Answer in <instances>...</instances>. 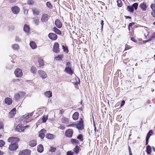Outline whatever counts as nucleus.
I'll return each mask as SVG.
<instances>
[{
  "label": "nucleus",
  "instance_id": "4be33fe9",
  "mask_svg": "<svg viewBox=\"0 0 155 155\" xmlns=\"http://www.w3.org/2000/svg\"><path fill=\"white\" fill-rule=\"evenodd\" d=\"M61 121L62 123L65 124H68L69 122V119L68 118L65 117H63L61 119Z\"/></svg>",
  "mask_w": 155,
  "mask_h": 155
},
{
  "label": "nucleus",
  "instance_id": "f704fd0d",
  "mask_svg": "<svg viewBox=\"0 0 155 155\" xmlns=\"http://www.w3.org/2000/svg\"><path fill=\"white\" fill-rule=\"evenodd\" d=\"M31 71L32 73L34 74H35L37 70L35 67L34 66H32L31 68Z\"/></svg>",
  "mask_w": 155,
  "mask_h": 155
},
{
  "label": "nucleus",
  "instance_id": "bb28decb",
  "mask_svg": "<svg viewBox=\"0 0 155 155\" xmlns=\"http://www.w3.org/2000/svg\"><path fill=\"white\" fill-rule=\"evenodd\" d=\"M30 45L32 49H35L37 47V45L33 41H31L30 42Z\"/></svg>",
  "mask_w": 155,
  "mask_h": 155
},
{
  "label": "nucleus",
  "instance_id": "c9c22d12",
  "mask_svg": "<svg viewBox=\"0 0 155 155\" xmlns=\"http://www.w3.org/2000/svg\"><path fill=\"white\" fill-rule=\"evenodd\" d=\"M77 138L81 141H83L84 140L82 135L81 134H79L77 137Z\"/></svg>",
  "mask_w": 155,
  "mask_h": 155
},
{
  "label": "nucleus",
  "instance_id": "f8f14e48",
  "mask_svg": "<svg viewBox=\"0 0 155 155\" xmlns=\"http://www.w3.org/2000/svg\"><path fill=\"white\" fill-rule=\"evenodd\" d=\"M30 151L27 150H21L19 153L18 155H29Z\"/></svg>",
  "mask_w": 155,
  "mask_h": 155
},
{
  "label": "nucleus",
  "instance_id": "0e129e2a",
  "mask_svg": "<svg viewBox=\"0 0 155 155\" xmlns=\"http://www.w3.org/2000/svg\"><path fill=\"white\" fill-rule=\"evenodd\" d=\"M125 103V101H122L121 102V104L120 105V107L122 106H123Z\"/></svg>",
  "mask_w": 155,
  "mask_h": 155
},
{
  "label": "nucleus",
  "instance_id": "a878e982",
  "mask_svg": "<svg viewBox=\"0 0 155 155\" xmlns=\"http://www.w3.org/2000/svg\"><path fill=\"white\" fill-rule=\"evenodd\" d=\"M53 30L55 33L58 35H61V31L55 27H54L53 28Z\"/></svg>",
  "mask_w": 155,
  "mask_h": 155
},
{
  "label": "nucleus",
  "instance_id": "1a4fd4ad",
  "mask_svg": "<svg viewBox=\"0 0 155 155\" xmlns=\"http://www.w3.org/2000/svg\"><path fill=\"white\" fill-rule=\"evenodd\" d=\"M21 119L22 120L25 121L27 122H28L31 120L32 119L29 118V117L27 115H25L21 117Z\"/></svg>",
  "mask_w": 155,
  "mask_h": 155
},
{
  "label": "nucleus",
  "instance_id": "7c9ffc66",
  "mask_svg": "<svg viewBox=\"0 0 155 155\" xmlns=\"http://www.w3.org/2000/svg\"><path fill=\"white\" fill-rule=\"evenodd\" d=\"M80 147L78 146H76L73 149V151L76 153H78L80 150Z\"/></svg>",
  "mask_w": 155,
  "mask_h": 155
},
{
  "label": "nucleus",
  "instance_id": "c85d7f7f",
  "mask_svg": "<svg viewBox=\"0 0 155 155\" xmlns=\"http://www.w3.org/2000/svg\"><path fill=\"white\" fill-rule=\"evenodd\" d=\"M30 28L29 26L26 24H25L24 27V30L26 32H28L29 31Z\"/></svg>",
  "mask_w": 155,
  "mask_h": 155
},
{
  "label": "nucleus",
  "instance_id": "f3484780",
  "mask_svg": "<svg viewBox=\"0 0 155 155\" xmlns=\"http://www.w3.org/2000/svg\"><path fill=\"white\" fill-rule=\"evenodd\" d=\"M45 130L43 129L41 130L40 132L39 137L41 139H43L45 136Z\"/></svg>",
  "mask_w": 155,
  "mask_h": 155
},
{
  "label": "nucleus",
  "instance_id": "a18cd8bd",
  "mask_svg": "<svg viewBox=\"0 0 155 155\" xmlns=\"http://www.w3.org/2000/svg\"><path fill=\"white\" fill-rule=\"evenodd\" d=\"M27 3L29 5H33L34 4V0H28Z\"/></svg>",
  "mask_w": 155,
  "mask_h": 155
},
{
  "label": "nucleus",
  "instance_id": "473e14b6",
  "mask_svg": "<svg viewBox=\"0 0 155 155\" xmlns=\"http://www.w3.org/2000/svg\"><path fill=\"white\" fill-rule=\"evenodd\" d=\"M146 150L148 154H150L151 152V147L150 145H148L146 147Z\"/></svg>",
  "mask_w": 155,
  "mask_h": 155
},
{
  "label": "nucleus",
  "instance_id": "6e6552de",
  "mask_svg": "<svg viewBox=\"0 0 155 155\" xmlns=\"http://www.w3.org/2000/svg\"><path fill=\"white\" fill-rule=\"evenodd\" d=\"M48 37L51 39L55 40L58 38V36L55 33H50L48 35Z\"/></svg>",
  "mask_w": 155,
  "mask_h": 155
},
{
  "label": "nucleus",
  "instance_id": "9b49d317",
  "mask_svg": "<svg viewBox=\"0 0 155 155\" xmlns=\"http://www.w3.org/2000/svg\"><path fill=\"white\" fill-rule=\"evenodd\" d=\"M15 130L17 132H22L24 130V127H23L21 124H19L16 127Z\"/></svg>",
  "mask_w": 155,
  "mask_h": 155
},
{
  "label": "nucleus",
  "instance_id": "e433bc0d",
  "mask_svg": "<svg viewBox=\"0 0 155 155\" xmlns=\"http://www.w3.org/2000/svg\"><path fill=\"white\" fill-rule=\"evenodd\" d=\"M63 56L62 55H59L55 58V59L57 61L61 60Z\"/></svg>",
  "mask_w": 155,
  "mask_h": 155
},
{
  "label": "nucleus",
  "instance_id": "f257e3e1",
  "mask_svg": "<svg viewBox=\"0 0 155 155\" xmlns=\"http://www.w3.org/2000/svg\"><path fill=\"white\" fill-rule=\"evenodd\" d=\"M18 148V145L15 143H12L10 145L9 148L11 151H15Z\"/></svg>",
  "mask_w": 155,
  "mask_h": 155
},
{
  "label": "nucleus",
  "instance_id": "ea45409f",
  "mask_svg": "<svg viewBox=\"0 0 155 155\" xmlns=\"http://www.w3.org/2000/svg\"><path fill=\"white\" fill-rule=\"evenodd\" d=\"M12 48L15 50H17L18 49L19 46L18 45L15 44L12 45Z\"/></svg>",
  "mask_w": 155,
  "mask_h": 155
},
{
  "label": "nucleus",
  "instance_id": "8fccbe9b",
  "mask_svg": "<svg viewBox=\"0 0 155 155\" xmlns=\"http://www.w3.org/2000/svg\"><path fill=\"white\" fill-rule=\"evenodd\" d=\"M150 7L153 11H155V4H152L151 5Z\"/></svg>",
  "mask_w": 155,
  "mask_h": 155
},
{
  "label": "nucleus",
  "instance_id": "e2e57ef3",
  "mask_svg": "<svg viewBox=\"0 0 155 155\" xmlns=\"http://www.w3.org/2000/svg\"><path fill=\"white\" fill-rule=\"evenodd\" d=\"M151 15L153 17H155V11H153V12L151 13Z\"/></svg>",
  "mask_w": 155,
  "mask_h": 155
},
{
  "label": "nucleus",
  "instance_id": "423d86ee",
  "mask_svg": "<svg viewBox=\"0 0 155 155\" xmlns=\"http://www.w3.org/2000/svg\"><path fill=\"white\" fill-rule=\"evenodd\" d=\"M73 130L69 129L67 130L65 132V136L68 137H71L73 135Z\"/></svg>",
  "mask_w": 155,
  "mask_h": 155
},
{
  "label": "nucleus",
  "instance_id": "6ab92c4d",
  "mask_svg": "<svg viewBox=\"0 0 155 155\" xmlns=\"http://www.w3.org/2000/svg\"><path fill=\"white\" fill-rule=\"evenodd\" d=\"M44 94L45 96L48 98H50L52 96V92L50 91H46Z\"/></svg>",
  "mask_w": 155,
  "mask_h": 155
},
{
  "label": "nucleus",
  "instance_id": "aec40b11",
  "mask_svg": "<svg viewBox=\"0 0 155 155\" xmlns=\"http://www.w3.org/2000/svg\"><path fill=\"white\" fill-rule=\"evenodd\" d=\"M38 61L39 67H42L44 65V63L43 62V60L41 58H38Z\"/></svg>",
  "mask_w": 155,
  "mask_h": 155
},
{
  "label": "nucleus",
  "instance_id": "0eeeda50",
  "mask_svg": "<svg viewBox=\"0 0 155 155\" xmlns=\"http://www.w3.org/2000/svg\"><path fill=\"white\" fill-rule=\"evenodd\" d=\"M39 76L43 78H45L47 77V75L45 71L42 70H40L38 71Z\"/></svg>",
  "mask_w": 155,
  "mask_h": 155
},
{
  "label": "nucleus",
  "instance_id": "774afa93",
  "mask_svg": "<svg viewBox=\"0 0 155 155\" xmlns=\"http://www.w3.org/2000/svg\"><path fill=\"white\" fill-rule=\"evenodd\" d=\"M59 129H62V130H64V129L65 127H64L63 126H60L59 127Z\"/></svg>",
  "mask_w": 155,
  "mask_h": 155
},
{
  "label": "nucleus",
  "instance_id": "3c124183",
  "mask_svg": "<svg viewBox=\"0 0 155 155\" xmlns=\"http://www.w3.org/2000/svg\"><path fill=\"white\" fill-rule=\"evenodd\" d=\"M5 144V142L3 140H0V147H2Z\"/></svg>",
  "mask_w": 155,
  "mask_h": 155
},
{
  "label": "nucleus",
  "instance_id": "4468645a",
  "mask_svg": "<svg viewBox=\"0 0 155 155\" xmlns=\"http://www.w3.org/2000/svg\"><path fill=\"white\" fill-rule=\"evenodd\" d=\"M139 7L143 11H145L147 9V6L146 4L145 3H143L141 4L139 6Z\"/></svg>",
  "mask_w": 155,
  "mask_h": 155
},
{
  "label": "nucleus",
  "instance_id": "c03bdc74",
  "mask_svg": "<svg viewBox=\"0 0 155 155\" xmlns=\"http://www.w3.org/2000/svg\"><path fill=\"white\" fill-rule=\"evenodd\" d=\"M13 140L14 141V143H16V142L19 141V139L16 137H13Z\"/></svg>",
  "mask_w": 155,
  "mask_h": 155
},
{
  "label": "nucleus",
  "instance_id": "58836bf2",
  "mask_svg": "<svg viewBox=\"0 0 155 155\" xmlns=\"http://www.w3.org/2000/svg\"><path fill=\"white\" fill-rule=\"evenodd\" d=\"M33 21L36 25H38L39 24V19L38 18H33Z\"/></svg>",
  "mask_w": 155,
  "mask_h": 155
},
{
  "label": "nucleus",
  "instance_id": "c756f323",
  "mask_svg": "<svg viewBox=\"0 0 155 155\" xmlns=\"http://www.w3.org/2000/svg\"><path fill=\"white\" fill-rule=\"evenodd\" d=\"M20 97V95L19 93H16L14 96V100L16 101H18L19 100Z\"/></svg>",
  "mask_w": 155,
  "mask_h": 155
},
{
  "label": "nucleus",
  "instance_id": "393cba45",
  "mask_svg": "<svg viewBox=\"0 0 155 155\" xmlns=\"http://www.w3.org/2000/svg\"><path fill=\"white\" fill-rule=\"evenodd\" d=\"M36 140H31L29 142V145L31 147H35L36 145Z\"/></svg>",
  "mask_w": 155,
  "mask_h": 155
},
{
  "label": "nucleus",
  "instance_id": "5fc2aeb1",
  "mask_svg": "<svg viewBox=\"0 0 155 155\" xmlns=\"http://www.w3.org/2000/svg\"><path fill=\"white\" fill-rule=\"evenodd\" d=\"M76 124H69L67 126V127H76Z\"/></svg>",
  "mask_w": 155,
  "mask_h": 155
},
{
  "label": "nucleus",
  "instance_id": "a211bd4d",
  "mask_svg": "<svg viewBox=\"0 0 155 155\" xmlns=\"http://www.w3.org/2000/svg\"><path fill=\"white\" fill-rule=\"evenodd\" d=\"M5 101L6 104L8 105H11L12 104V99L8 97H7L5 99Z\"/></svg>",
  "mask_w": 155,
  "mask_h": 155
},
{
  "label": "nucleus",
  "instance_id": "338daca9",
  "mask_svg": "<svg viewBox=\"0 0 155 155\" xmlns=\"http://www.w3.org/2000/svg\"><path fill=\"white\" fill-rule=\"evenodd\" d=\"M151 38H155V33H154L151 36Z\"/></svg>",
  "mask_w": 155,
  "mask_h": 155
},
{
  "label": "nucleus",
  "instance_id": "20e7f679",
  "mask_svg": "<svg viewBox=\"0 0 155 155\" xmlns=\"http://www.w3.org/2000/svg\"><path fill=\"white\" fill-rule=\"evenodd\" d=\"M11 10L13 14H18L20 12V9L17 6H15L11 8Z\"/></svg>",
  "mask_w": 155,
  "mask_h": 155
},
{
  "label": "nucleus",
  "instance_id": "4d7b16f0",
  "mask_svg": "<svg viewBox=\"0 0 155 155\" xmlns=\"http://www.w3.org/2000/svg\"><path fill=\"white\" fill-rule=\"evenodd\" d=\"M8 3H12L15 2L16 0H7Z\"/></svg>",
  "mask_w": 155,
  "mask_h": 155
},
{
  "label": "nucleus",
  "instance_id": "de8ad7c7",
  "mask_svg": "<svg viewBox=\"0 0 155 155\" xmlns=\"http://www.w3.org/2000/svg\"><path fill=\"white\" fill-rule=\"evenodd\" d=\"M48 119V117L47 116L44 115L43 116L42 120H43V122H45Z\"/></svg>",
  "mask_w": 155,
  "mask_h": 155
},
{
  "label": "nucleus",
  "instance_id": "79ce46f5",
  "mask_svg": "<svg viewBox=\"0 0 155 155\" xmlns=\"http://www.w3.org/2000/svg\"><path fill=\"white\" fill-rule=\"evenodd\" d=\"M117 6L119 7H121L122 6V3L121 0H117Z\"/></svg>",
  "mask_w": 155,
  "mask_h": 155
},
{
  "label": "nucleus",
  "instance_id": "13d9d810",
  "mask_svg": "<svg viewBox=\"0 0 155 155\" xmlns=\"http://www.w3.org/2000/svg\"><path fill=\"white\" fill-rule=\"evenodd\" d=\"M73 152L71 151H69L67 152V155H73Z\"/></svg>",
  "mask_w": 155,
  "mask_h": 155
},
{
  "label": "nucleus",
  "instance_id": "a19ab883",
  "mask_svg": "<svg viewBox=\"0 0 155 155\" xmlns=\"http://www.w3.org/2000/svg\"><path fill=\"white\" fill-rule=\"evenodd\" d=\"M132 6L133 7V8H134L135 10H137L138 6V4L137 3H135L133 4Z\"/></svg>",
  "mask_w": 155,
  "mask_h": 155
},
{
  "label": "nucleus",
  "instance_id": "052dcab7",
  "mask_svg": "<svg viewBox=\"0 0 155 155\" xmlns=\"http://www.w3.org/2000/svg\"><path fill=\"white\" fill-rule=\"evenodd\" d=\"M104 21H103V20H101V30H103V25H104Z\"/></svg>",
  "mask_w": 155,
  "mask_h": 155
},
{
  "label": "nucleus",
  "instance_id": "2f4dec72",
  "mask_svg": "<svg viewBox=\"0 0 155 155\" xmlns=\"http://www.w3.org/2000/svg\"><path fill=\"white\" fill-rule=\"evenodd\" d=\"M127 10L131 13H133L134 12V8L132 6L128 5L127 7Z\"/></svg>",
  "mask_w": 155,
  "mask_h": 155
},
{
  "label": "nucleus",
  "instance_id": "6e6d98bb",
  "mask_svg": "<svg viewBox=\"0 0 155 155\" xmlns=\"http://www.w3.org/2000/svg\"><path fill=\"white\" fill-rule=\"evenodd\" d=\"M15 41H21V39L18 36H16L15 38Z\"/></svg>",
  "mask_w": 155,
  "mask_h": 155
},
{
  "label": "nucleus",
  "instance_id": "680f3d73",
  "mask_svg": "<svg viewBox=\"0 0 155 155\" xmlns=\"http://www.w3.org/2000/svg\"><path fill=\"white\" fill-rule=\"evenodd\" d=\"M134 23H130L129 24V28L130 29V27H132L134 25Z\"/></svg>",
  "mask_w": 155,
  "mask_h": 155
},
{
  "label": "nucleus",
  "instance_id": "5701e85b",
  "mask_svg": "<svg viewBox=\"0 0 155 155\" xmlns=\"http://www.w3.org/2000/svg\"><path fill=\"white\" fill-rule=\"evenodd\" d=\"M44 150L43 146L42 144H40L37 146V150L39 153H42Z\"/></svg>",
  "mask_w": 155,
  "mask_h": 155
},
{
  "label": "nucleus",
  "instance_id": "b1692460",
  "mask_svg": "<svg viewBox=\"0 0 155 155\" xmlns=\"http://www.w3.org/2000/svg\"><path fill=\"white\" fill-rule=\"evenodd\" d=\"M79 113L76 112H75L72 115V118L74 120H77L78 118Z\"/></svg>",
  "mask_w": 155,
  "mask_h": 155
},
{
  "label": "nucleus",
  "instance_id": "4c0bfd02",
  "mask_svg": "<svg viewBox=\"0 0 155 155\" xmlns=\"http://www.w3.org/2000/svg\"><path fill=\"white\" fill-rule=\"evenodd\" d=\"M71 142L72 143H75L78 144L79 143L78 141L76 139H72L71 140Z\"/></svg>",
  "mask_w": 155,
  "mask_h": 155
},
{
  "label": "nucleus",
  "instance_id": "f03ea898",
  "mask_svg": "<svg viewBox=\"0 0 155 155\" xmlns=\"http://www.w3.org/2000/svg\"><path fill=\"white\" fill-rule=\"evenodd\" d=\"M83 121L81 119H80L79 121V123L77 125L76 124V127L79 130H82L84 128Z\"/></svg>",
  "mask_w": 155,
  "mask_h": 155
},
{
  "label": "nucleus",
  "instance_id": "69168bd1",
  "mask_svg": "<svg viewBox=\"0 0 155 155\" xmlns=\"http://www.w3.org/2000/svg\"><path fill=\"white\" fill-rule=\"evenodd\" d=\"M78 84H79V83H75V87L76 88H78Z\"/></svg>",
  "mask_w": 155,
  "mask_h": 155
},
{
  "label": "nucleus",
  "instance_id": "cd10ccee",
  "mask_svg": "<svg viewBox=\"0 0 155 155\" xmlns=\"http://www.w3.org/2000/svg\"><path fill=\"white\" fill-rule=\"evenodd\" d=\"M46 137L48 139H53L54 137V136L52 134L48 133L46 135Z\"/></svg>",
  "mask_w": 155,
  "mask_h": 155
},
{
  "label": "nucleus",
  "instance_id": "9d476101",
  "mask_svg": "<svg viewBox=\"0 0 155 155\" xmlns=\"http://www.w3.org/2000/svg\"><path fill=\"white\" fill-rule=\"evenodd\" d=\"M49 19L48 15L47 14H44L42 15L41 20L43 22H47Z\"/></svg>",
  "mask_w": 155,
  "mask_h": 155
},
{
  "label": "nucleus",
  "instance_id": "72a5a7b5",
  "mask_svg": "<svg viewBox=\"0 0 155 155\" xmlns=\"http://www.w3.org/2000/svg\"><path fill=\"white\" fill-rule=\"evenodd\" d=\"M153 134V132L152 130H150L147 133L146 138L149 139L150 137Z\"/></svg>",
  "mask_w": 155,
  "mask_h": 155
},
{
  "label": "nucleus",
  "instance_id": "37998d69",
  "mask_svg": "<svg viewBox=\"0 0 155 155\" xmlns=\"http://www.w3.org/2000/svg\"><path fill=\"white\" fill-rule=\"evenodd\" d=\"M62 48L63 49V51L65 52L66 53H68V49L67 48L65 47L64 45H63L62 46Z\"/></svg>",
  "mask_w": 155,
  "mask_h": 155
},
{
  "label": "nucleus",
  "instance_id": "412c9836",
  "mask_svg": "<svg viewBox=\"0 0 155 155\" xmlns=\"http://www.w3.org/2000/svg\"><path fill=\"white\" fill-rule=\"evenodd\" d=\"M32 11L33 12V14L35 15H38L40 12L39 10L36 8H32Z\"/></svg>",
  "mask_w": 155,
  "mask_h": 155
},
{
  "label": "nucleus",
  "instance_id": "603ef678",
  "mask_svg": "<svg viewBox=\"0 0 155 155\" xmlns=\"http://www.w3.org/2000/svg\"><path fill=\"white\" fill-rule=\"evenodd\" d=\"M8 141L9 142H11L12 143H13L14 141L13 140V137L9 138L8 139Z\"/></svg>",
  "mask_w": 155,
  "mask_h": 155
},
{
  "label": "nucleus",
  "instance_id": "dca6fc26",
  "mask_svg": "<svg viewBox=\"0 0 155 155\" xmlns=\"http://www.w3.org/2000/svg\"><path fill=\"white\" fill-rule=\"evenodd\" d=\"M55 24L56 27L58 28H60L62 27L61 23L58 19H57L55 20Z\"/></svg>",
  "mask_w": 155,
  "mask_h": 155
},
{
  "label": "nucleus",
  "instance_id": "ddd939ff",
  "mask_svg": "<svg viewBox=\"0 0 155 155\" xmlns=\"http://www.w3.org/2000/svg\"><path fill=\"white\" fill-rule=\"evenodd\" d=\"M64 71L67 74L72 75L73 73V70L72 68H65Z\"/></svg>",
  "mask_w": 155,
  "mask_h": 155
},
{
  "label": "nucleus",
  "instance_id": "864d4df0",
  "mask_svg": "<svg viewBox=\"0 0 155 155\" xmlns=\"http://www.w3.org/2000/svg\"><path fill=\"white\" fill-rule=\"evenodd\" d=\"M46 5L49 8H51L52 7V6L51 5V3L49 2H47Z\"/></svg>",
  "mask_w": 155,
  "mask_h": 155
},
{
  "label": "nucleus",
  "instance_id": "39448f33",
  "mask_svg": "<svg viewBox=\"0 0 155 155\" xmlns=\"http://www.w3.org/2000/svg\"><path fill=\"white\" fill-rule=\"evenodd\" d=\"M53 51L56 53H58L59 52V45L58 42H56L54 44Z\"/></svg>",
  "mask_w": 155,
  "mask_h": 155
},
{
  "label": "nucleus",
  "instance_id": "bf43d9fd",
  "mask_svg": "<svg viewBox=\"0 0 155 155\" xmlns=\"http://www.w3.org/2000/svg\"><path fill=\"white\" fill-rule=\"evenodd\" d=\"M20 80L19 79H14L13 80V82H19Z\"/></svg>",
  "mask_w": 155,
  "mask_h": 155
},
{
  "label": "nucleus",
  "instance_id": "09e8293b",
  "mask_svg": "<svg viewBox=\"0 0 155 155\" xmlns=\"http://www.w3.org/2000/svg\"><path fill=\"white\" fill-rule=\"evenodd\" d=\"M56 150V148L54 147H50V151L51 152H54Z\"/></svg>",
  "mask_w": 155,
  "mask_h": 155
},
{
  "label": "nucleus",
  "instance_id": "2eb2a0df",
  "mask_svg": "<svg viewBox=\"0 0 155 155\" xmlns=\"http://www.w3.org/2000/svg\"><path fill=\"white\" fill-rule=\"evenodd\" d=\"M16 111L15 108H14L12 109L9 113V117H12L14 116L16 113Z\"/></svg>",
  "mask_w": 155,
  "mask_h": 155
},
{
  "label": "nucleus",
  "instance_id": "7ed1b4c3",
  "mask_svg": "<svg viewBox=\"0 0 155 155\" xmlns=\"http://www.w3.org/2000/svg\"><path fill=\"white\" fill-rule=\"evenodd\" d=\"M14 73L16 77H21L23 75L22 70L19 68H17L14 71Z\"/></svg>",
  "mask_w": 155,
  "mask_h": 155
},
{
  "label": "nucleus",
  "instance_id": "49530a36",
  "mask_svg": "<svg viewBox=\"0 0 155 155\" xmlns=\"http://www.w3.org/2000/svg\"><path fill=\"white\" fill-rule=\"evenodd\" d=\"M71 68L72 67L71 63L69 62H67L66 63V67L65 68Z\"/></svg>",
  "mask_w": 155,
  "mask_h": 155
}]
</instances>
